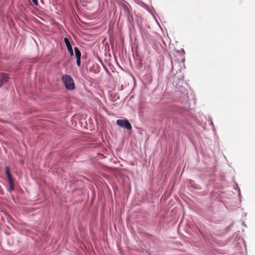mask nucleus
Segmentation results:
<instances>
[{"label":"nucleus","mask_w":255,"mask_h":255,"mask_svg":"<svg viewBox=\"0 0 255 255\" xmlns=\"http://www.w3.org/2000/svg\"><path fill=\"white\" fill-rule=\"evenodd\" d=\"M76 59H77V61H76L77 65L78 66H80L81 65V58H76Z\"/></svg>","instance_id":"nucleus-9"},{"label":"nucleus","mask_w":255,"mask_h":255,"mask_svg":"<svg viewBox=\"0 0 255 255\" xmlns=\"http://www.w3.org/2000/svg\"><path fill=\"white\" fill-rule=\"evenodd\" d=\"M210 126H214V125H213V123L212 122L211 123Z\"/></svg>","instance_id":"nucleus-11"},{"label":"nucleus","mask_w":255,"mask_h":255,"mask_svg":"<svg viewBox=\"0 0 255 255\" xmlns=\"http://www.w3.org/2000/svg\"><path fill=\"white\" fill-rule=\"evenodd\" d=\"M9 191H11L12 190H13L14 189V184H13V181H11V182H9Z\"/></svg>","instance_id":"nucleus-8"},{"label":"nucleus","mask_w":255,"mask_h":255,"mask_svg":"<svg viewBox=\"0 0 255 255\" xmlns=\"http://www.w3.org/2000/svg\"><path fill=\"white\" fill-rule=\"evenodd\" d=\"M117 124L121 128H131V124L126 119L117 120Z\"/></svg>","instance_id":"nucleus-2"},{"label":"nucleus","mask_w":255,"mask_h":255,"mask_svg":"<svg viewBox=\"0 0 255 255\" xmlns=\"http://www.w3.org/2000/svg\"><path fill=\"white\" fill-rule=\"evenodd\" d=\"M74 51L75 53V56L76 57V58H81V52L78 49L77 47L74 48Z\"/></svg>","instance_id":"nucleus-6"},{"label":"nucleus","mask_w":255,"mask_h":255,"mask_svg":"<svg viewBox=\"0 0 255 255\" xmlns=\"http://www.w3.org/2000/svg\"><path fill=\"white\" fill-rule=\"evenodd\" d=\"M121 5L122 6L123 8L125 11V12H126L127 13L129 12L128 7L126 4L121 2Z\"/></svg>","instance_id":"nucleus-7"},{"label":"nucleus","mask_w":255,"mask_h":255,"mask_svg":"<svg viewBox=\"0 0 255 255\" xmlns=\"http://www.w3.org/2000/svg\"><path fill=\"white\" fill-rule=\"evenodd\" d=\"M6 174L8 180V182H11L13 181L12 177L11 175L10 174L9 169L8 167H6Z\"/></svg>","instance_id":"nucleus-5"},{"label":"nucleus","mask_w":255,"mask_h":255,"mask_svg":"<svg viewBox=\"0 0 255 255\" xmlns=\"http://www.w3.org/2000/svg\"><path fill=\"white\" fill-rule=\"evenodd\" d=\"M9 77L7 74L3 73H2L0 78V87H1L4 84L6 83Z\"/></svg>","instance_id":"nucleus-3"},{"label":"nucleus","mask_w":255,"mask_h":255,"mask_svg":"<svg viewBox=\"0 0 255 255\" xmlns=\"http://www.w3.org/2000/svg\"><path fill=\"white\" fill-rule=\"evenodd\" d=\"M61 80L67 90L72 91L75 89V83L70 75L67 74L62 75Z\"/></svg>","instance_id":"nucleus-1"},{"label":"nucleus","mask_w":255,"mask_h":255,"mask_svg":"<svg viewBox=\"0 0 255 255\" xmlns=\"http://www.w3.org/2000/svg\"><path fill=\"white\" fill-rule=\"evenodd\" d=\"M64 41L66 45L67 50L69 51L70 55L73 56L74 55V52L73 51L72 46H71L69 40L67 38H65L64 39Z\"/></svg>","instance_id":"nucleus-4"},{"label":"nucleus","mask_w":255,"mask_h":255,"mask_svg":"<svg viewBox=\"0 0 255 255\" xmlns=\"http://www.w3.org/2000/svg\"><path fill=\"white\" fill-rule=\"evenodd\" d=\"M32 2L36 5H38L37 0H32Z\"/></svg>","instance_id":"nucleus-10"}]
</instances>
